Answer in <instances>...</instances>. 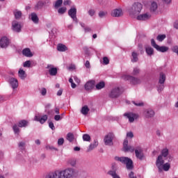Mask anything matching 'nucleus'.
<instances>
[{"label":"nucleus","instance_id":"obj_36","mask_svg":"<svg viewBox=\"0 0 178 178\" xmlns=\"http://www.w3.org/2000/svg\"><path fill=\"white\" fill-rule=\"evenodd\" d=\"M168 155H169V150L168 149H163L161 151V154L159 155V156H162V158L163 159V158H166V156H168Z\"/></svg>","mask_w":178,"mask_h":178},{"label":"nucleus","instance_id":"obj_55","mask_svg":"<svg viewBox=\"0 0 178 178\" xmlns=\"http://www.w3.org/2000/svg\"><path fill=\"white\" fill-rule=\"evenodd\" d=\"M49 127L51 129V130H55V125H54V122H49Z\"/></svg>","mask_w":178,"mask_h":178},{"label":"nucleus","instance_id":"obj_3","mask_svg":"<svg viewBox=\"0 0 178 178\" xmlns=\"http://www.w3.org/2000/svg\"><path fill=\"white\" fill-rule=\"evenodd\" d=\"M143 9V4L141 3H134L131 7L128 9V13L131 17H134L137 16Z\"/></svg>","mask_w":178,"mask_h":178},{"label":"nucleus","instance_id":"obj_26","mask_svg":"<svg viewBox=\"0 0 178 178\" xmlns=\"http://www.w3.org/2000/svg\"><path fill=\"white\" fill-rule=\"evenodd\" d=\"M18 76L22 80H24V79L27 77V74H26V72L22 69H19L18 71Z\"/></svg>","mask_w":178,"mask_h":178},{"label":"nucleus","instance_id":"obj_56","mask_svg":"<svg viewBox=\"0 0 178 178\" xmlns=\"http://www.w3.org/2000/svg\"><path fill=\"white\" fill-rule=\"evenodd\" d=\"M127 137L129 138H133L134 137V134H133V132L130 131L127 134Z\"/></svg>","mask_w":178,"mask_h":178},{"label":"nucleus","instance_id":"obj_32","mask_svg":"<svg viewBox=\"0 0 178 178\" xmlns=\"http://www.w3.org/2000/svg\"><path fill=\"white\" fill-rule=\"evenodd\" d=\"M156 9H158V3L155 1H152L150 6V11L156 12Z\"/></svg>","mask_w":178,"mask_h":178},{"label":"nucleus","instance_id":"obj_39","mask_svg":"<svg viewBox=\"0 0 178 178\" xmlns=\"http://www.w3.org/2000/svg\"><path fill=\"white\" fill-rule=\"evenodd\" d=\"M165 38H166V35H165V34L159 35L156 37V40H157V41H159V42H162V41H163V40H165Z\"/></svg>","mask_w":178,"mask_h":178},{"label":"nucleus","instance_id":"obj_13","mask_svg":"<svg viewBox=\"0 0 178 178\" xmlns=\"http://www.w3.org/2000/svg\"><path fill=\"white\" fill-rule=\"evenodd\" d=\"M143 115L147 119H149V118H154V116H155V111H154V110H152L151 108H147V109L145 110Z\"/></svg>","mask_w":178,"mask_h":178},{"label":"nucleus","instance_id":"obj_24","mask_svg":"<svg viewBox=\"0 0 178 178\" xmlns=\"http://www.w3.org/2000/svg\"><path fill=\"white\" fill-rule=\"evenodd\" d=\"M13 15L16 20H20V19H22V16L23 15V14L22 13V11L19 10H15L13 11Z\"/></svg>","mask_w":178,"mask_h":178},{"label":"nucleus","instance_id":"obj_15","mask_svg":"<svg viewBox=\"0 0 178 178\" xmlns=\"http://www.w3.org/2000/svg\"><path fill=\"white\" fill-rule=\"evenodd\" d=\"M9 44V39H8L6 37L4 36L0 39L1 48H8Z\"/></svg>","mask_w":178,"mask_h":178},{"label":"nucleus","instance_id":"obj_9","mask_svg":"<svg viewBox=\"0 0 178 178\" xmlns=\"http://www.w3.org/2000/svg\"><path fill=\"white\" fill-rule=\"evenodd\" d=\"M123 150L124 152H134L136 149L134 148V146L129 145V140L124 139L123 143Z\"/></svg>","mask_w":178,"mask_h":178},{"label":"nucleus","instance_id":"obj_41","mask_svg":"<svg viewBox=\"0 0 178 178\" xmlns=\"http://www.w3.org/2000/svg\"><path fill=\"white\" fill-rule=\"evenodd\" d=\"M108 175H110V176H112L113 178H120L119 175H116V172L115 171H112V170L109 171Z\"/></svg>","mask_w":178,"mask_h":178},{"label":"nucleus","instance_id":"obj_58","mask_svg":"<svg viewBox=\"0 0 178 178\" xmlns=\"http://www.w3.org/2000/svg\"><path fill=\"white\" fill-rule=\"evenodd\" d=\"M106 15V12L100 11L99 13V17H105Z\"/></svg>","mask_w":178,"mask_h":178},{"label":"nucleus","instance_id":"obj_40","mask_svg":"<svg viewBox=\"0 0 178 178\" xmlns=\"http://www.w3.org/2000/svg\"><path fill=\"white\" fill-rule=\"evenodd\" d=\"M140 68H138L137 67H134V70H133V72H132V74L134 76H137V75L140 74Z\"/></svg>","mask_w":178,"mask_h":178},{"label":"nucleus","instance_id":"obj_42","mask_svg":"<svg viewBox=\"0 0 178 178\" xmlns=\"http://www.w3.org/2000/svg\"><path fill=\"white\" fill-rule=\"evenodd\" d=\"M63 3V0H57L55 3L54 8H58Z\"/></svg>","mask_w":178,"mask_h":178},{"label":"nucleus","instance_id":"obj_18","mask_svg":"<svg viewBox=\"0 0 178 178\" xmlns=\"http://www.w3.org/2000/svg\"><path fill=\"white\" fill-rule=\"evenodd\" d=\"M35 120L36 122H40V123H41V124H44V123H45L47 122V120H48V115H44L42 117H40V116H35Z\"/></svg>","mask_w":178,"mask_h":178},{"label":"nucleus","instance_id":"obj_23","mask_svg":"<svg viewBox=\"0 0 178 178\" xmlns=\"http://www.w3.org/2000/svg\"><path fill=\"white\" fill-rule=\"evenodd\" d=\"M131 60L132 63H136V62H138V53L133 51L131 53Z\"/></svg>","mask_w":178,"mask_h":178},{"label":"nucleus","instance_id":"obj_8","mask_svg":"<svg viewBox=\"0 0 178 178\" xmlns=\"http://www.w3.org/2000/svg\"><path fill=\"white\" fill-rule=\"evenodd\" d=\"M122 95V91L119 87L113 88L108 93L109 98H118Z\"/></svg>","mask_w":178,"mask_h":178},{"label":"nucleus","instance_id":"obj_35","mask_svg":"<svg viewBox=\"0 0 178 178\" xmlns=\"http://www.w3.org/2000/svg\"><path fill=\"white\" fill-rule=\"evenodd\" d=\"M104 87H105V82L104 81H101L97 84H96L95 86L96 90H102V88H104Z\"/></svg>","mask_w":178,"mask_h":178},{"label":"nucleus","instance_id":"obj_57","mask_svg":"<svg viewBox=\"0 0 178 178\" xmlns=\"http://www.w3.org/2000/svg\"><path fill=\"white\" fill-rule=\"evenodd\" d=\"M85 66L86 69H90L91 67V65L90 64V61L86 60L85 63Z\"/></svg>","mask_w":178,"mask_h":178},{"label":"nucleus","instance_id":"obj_19","mask_svg":"<svg viewBox=\"0 0 178 178\" xmlns=\"http://www.w3.org/2000/svg\"><path fill=\"white\" fill-rule=\"evenodd\" d=\"M149 17H151V15H149V13H145V14H141L138 15L137 19L144 21V20H148Z\"/></svg>","mask_w":178,"mask_h":178},{"label":"nucleus","instance_id":"obj_25","mask_svg":"<svg viewBox=\"0 0 178 178\" xmlns=\"http://www.w3.org/2000/svg\"><path fill=\"white\" fill-rule=\"evenodd\" d=\"M57 51H59V52H65L67 51V47L63 44H58L57 45Z\"/></svg>","mask_w":178,"mask_h":178},{"label":"nucleus","instance_id":"obj_31","mask_svg":"<svg viewBox=\"0 0 178 178\" xmlns=\"http://www.w3.org/2000/svg\"><path fill=\"white\" fill-rule=\"evenodd\" d=\"M50 76H56L58 74V69L56 67H51L49 70Z\"/></svg>","mask_w":178,"mask_h":178},{"label":"nucleus","instance_id":"obj_10","mask_svg":"<svg viewBox=\"0 0 178 178\" xmlns=\"http://www.w3.org/2000/svg\"><path fill=\"white\" fill-rule=\"evenodd\" d=\"M115 137V135L112 133L108 134L104 137V143L105 145H113V138Z\"/></svg>","mask_w":178,"mask_h":178},{"label":"nucleus","instance_id":"obj_60","mask_svg":"<svg viewBox=\"0 0 178 178\" xmlns=\"http://www.w3.org/2000/svg\"><path fill=\"white\" fill-rule=\"evenodd\" d=\"M173 52L178 55V46H175L172 49Z\"/></svg>","mask_w":178,"mask_h":178},{"label":"nucleus","instance_id":"obj_16","mask_svg":"<svg viewBox=\"0 0 178 178\" xmlns=\"http://www.w3.org/2000/svg\"><path fill=\"white\" fill-rule=\"evenodd\" d=\"M111 16L113 17H120V16H123V10H122V8L114 9L111 12Z\"/></svg>","mask_w":178,"mask_h":178},{"label":"nucleus","instance_id":"obj_4","mask_svg":"<svg viewBox=\"0 0 178 178\" xmlns=\"http://www.w3.org/2000/svg\"><path fill=\"white\" fill-rule=\"evenodd\" d=\"M115 159L118 161V162H121V163H123V165H126V168L128 170H132L134 166H133V161L129 157H119L115 156Z\"/></svg>","mask_w":178,"mask_h":178},{"label":"nucleus","instance_id":"obj_6","mask_svg":"<svg viewBox=\"0 0 178 178\" xmlns=\"http://www.w3.org/2000/svg\"><path fill=\"white\" fill-rule=\"evenodd\" d=\"M151 45L152 47H153V48H155V49H156V51H158L159 52H168L169 51V47H166V46H159L156 44V42H155V40L152 39L151 40Z\"/></svg>","mask_w":178,"mask_h":178},{"label":"nucleus","instance_id":"obj_29","mask_svg":"<svg viewBox=\"0 0 178 178\" xmlns=\"http://www.w3.org/2000/svg\"><path fill=\"white\" fill-rule=\"evenodd\" d=\"M97 147H98V140H95L93 143L89 145L88 152H90V151H92V149H94V148H97Z\"/></svg>","mask_w":178,"mask_h":178},{"label":"nucleus","instance_id":"obj_46","mask_svg":"<svg viewBox=\"0 0 178 178\" xmlns=\"http://www.w3.org/2000/svg\"><path fill=\"white\" fill-rule=\"evenodd\" d=\"M31 67V61L26 60L24 63V67Z\"/></svg>","mask_w":178,"mask_h":178},{"label":"nucleus","instance_id":"obj_7","mask_svg":"<svg viewBox=\"0 0 178 178\" xmlns=\"http://www.w3.org/2000/svg\"><path fill=\"white\" fill-rule=\"evenodd\" d=\"M68 15L72 19L73 22L79 23V19H77V8H76V7L71 8L68 10Z\"/></svg>","mask_w":178,"mask_h":178},{"label":"nucleus","instance_id":"obj_64","mask_svg":"<svg viewBox=\"0 0 178 178\" xmlns=\"http://www.w3.org/2000/svg\"><path fill=\"white\" fill-rule=\"evenodd\" d=\"M174 27L175 29H177V30H178V21H175V22L174 23Z\"/></svg>","mask_w":178,"mask_h":178},{"label":"nucleus","instance_id":"obj_43","mask_svg":"<svg viewBox=\"0 0 178 178\" xmlns=\"http://www.w3.org/2000/svg\"><path fill=\"white\" fill-rule=\"evenodd\" d=\"M13 130L15 134H19V133H20V129H19V127L16 124L13 127Z\"/></svg>","mask_w":178,"mask_h":178},{"label":"nucleus","instance_id":"obj_12","mask_svg":"<svg viewBox=\"0 0 178 178\" xmlns=\"http://www.w3.org/2000/svg\"><path fill=\"white\" fill-rule=\"evenodd\" d=\"M11 29L15 33H20L22 31V24L16 20L13 21Z\"/></svg>","mask_w":178,"mask_h":178},{"label":"nucleus","instance_id":"obj_33","mask_svg":"<svg viewBox=\"0 0 178 178\" xmlns=\"http://www.w3.org/2000/svg\"><path fill=\"white\" fill-rule=\"evenodd\" d=\"M88 112H90V108H88V106H84L82 107L81 110V113H82V115H88Z\"/></svg>","mask_w":178,"mask_h":178},{"label":"nucleus","instance_id":"obj_20","mask_svg":"<svg viewBox=\"0 0 178 178\" xmlns=\"http://www.w3.org/2000/svg\"><path fill=\"white\" fill-rule=\"evenodd\" d=\"M29 17H31V19L32 22L35 23V24H38V22H40V19L38 18V16L35 13H32Z\"/></svg>","mask_w":178,"mask_h":178},{"label":"nucleus","instance_id":"obj_48","mask_svg":"<svg viewBox=\"0 0 178 178\" xmlns=\"http://www.w3.org/2000/svg\"><path fill=\"white\" fill-rule=\"evenodd\" d=\"M103 63L104 65H109V58H108V57H104Z\"/></svg>","mask_w":178,"mask_h":178},{"label":"nucleus","instance_id":"obj_21","mask_svg":"<svg viewBox=\"0 0 178 178\" xmlns=\"http://www.w3.org/2000/svg\"><path fill=\"white\" fill-rule=\"evenodd\" d=\"M10 84L12 88H13V89L17 88V87L19 86V82L17 81V79H16L15 78H11L10 79Z\"/></svg>","mask_w":178,"mask_h":178},{"label":"nucleus","instance_id":"obj_28","mask_svg":"<svg viewBox=\"0 0 178 178\" xmlns=\"http://www.w3.org/2000/svg\"><path fill=\"white\" fill-rule=\"evenodd\" d=\"M145 52L148 56H152L154 55V48L147 46L145 47Z\"/></svg>","mask_w":178,"mask_h":178},{"label":"nucleus","instance_id":"obj_37","mask_svg":"<svg viewBox=\"0 0 178 178\" xmlns=\"http://www.w3.org/2000/svg\"><path fill=\"white\" fill-rule=\"evenodd\" d=\"M76 161L75 159H70L67 161V164L70 165V166L74 167L76 166Z\"/></svg>","mask_w":178,"mask_h":178},{"label":"nucleus","instance_id":"obj_52","mask_svg":"<svg viewBox=\"0 0 178 178\" xmlns=\"http://www.w3.org/2000/svg\"><path fill=\"white\" fill-rule=\"evenodd\" d=\"M40 94L42 95H47V89L45 88H42L41 90H40Z\"/></svg>","mask_w":178,"mask_h":178},{"label":"nucleus","instance_id":"obj_34","mask_svg":"<svg viewBox=\"0 0 178 178\" xmlns=\"http://www.w3.org/2000/svg\"><path fill=\"white\" fill-rule=\"evenodd\" d=\"M43 7L44 4L42 3V1H40L35 4V10H39V9H42Z\"/></svg>","mask_w":178,"mask_h":178},{"label":"nucleus","instance_id":"obj_38","mask_svg":"<svg viewBox=\"0 0 178 178\" xmlns=\"http://www.w3.org/2000/svg\"><path fill=\"white\" fill-rule=\"evenodd\" d=\"M67 140L70 141V143H72V141L74 140V135L72 133H68L67 135Z\"/></svg>","mask_w":178,"mask_h":178},{"label":"nucleus","instance_id":"obj_14","mask_svg":"<svg viewBox=\"0 0 178 178\" xmlns=\"http://www.w3.org/2000/svg\"><path fill=\"white\" fill-rule=\"evenodd\" d=\"M124 116H125V118H127V119H129V122L130 123H133V122H134V120L138 118V115L131 113H125L124 114Z\"/></svg>","mask_w":178,"mask_h":178},{"label":"nucleus","instance_id":"obj_30","mask_svg":"<svg viewBox=\"0 0 178 178\" xmlns=\"http://www.w3.org/2000/svg\"><path fill=\"white\" fill-rule=\"evenodd\" d=\"M29 126V121L26 120H22L19 122L18 127H27Z\"/></svg>","mask_w":178,"mask_h":178},{"label":"nucleus","instance_id":"obj_2","mask_svg":"<svg viewBox=\"0 0 178 178\" xmlns=\"http://www.w3.org/2000/svg\"><path fill=\"white\" fill-rule=\"evenodd\" d=\"M156 166L158 168L159 172H162V169L165 172H168L170 169V164L169 163H165V160L162 158V156H159L156 161Z\"/></svg>","mask_w":178,"mask_h":178},{"label":"nucleus","instance_id":"obj_61","mask_svg":"<svg viewBox=\"0 0 178 178\" xmlns=\"http://www.w3.org/2000/svg\"><path fill=\"white\" fill-rule=\"evenodd\" d=\"M42 3H43V7L44 6H49V1H48V0L42 1Z\"/></svg>","mask_w":178,"mask_h":178},{"label":"nucleus","instance_id":"obj_50","mask_svg":"<svg viewBox=\"0 0 178 178\" xmlns=\"http://www.w3.org/2000/svg\"><path fill=\"white\" fill-rule=\"evenodd\" d=\"M63 143H65V139H63V138L58 140V145H63Z\"/></svg>","mask_w":178,"mask_h":178},{"label":"nucleus","instance_id":"obj_44","mask_svg":"<svg viewBox=\"0 0 178 178\" xmlns=\"http://www.w3.org/2000/svg\"><path fill=\"white\" fill-rule=\"evenodd\" d=\"M67 10V8H66V7H61L58 9V13L60 15H63V13H66V10Z\"/></svg>","mask_w":178,"mask_h":178},{"label":"nucleus","instance_id":"obj_54","mask_svg":"<svg viewBox=\"0 0 178 178\" xmlns=\"http://www.w3.org/2000/svg\"><path fill=\"white\" fill-rule=\"evenodd\" d=\"M63 4L65 6L68 5L69 6H70V5H72V1L70 0H65L63 2Z\"/></svg>","mask_w":178,"mask_h":178},{"label":"nucleus","instance_id":"obj_62","mask_svg":"<svg viewBox=\"0 0 178 178\" xmlns=\"http://www.w3.org/2000/svg\"><path fill=\"white\" fill-rule=\"evenodd\" d=\"M129 178H137V177L134 176V172H131L129 174Z\"/></svg>","mask_w":178,"mask_h":178},{"label":"nucleus","instance_id":"obj_27","mask_svg":"<svg viewBox=\"0 0 178 178\" xmlns=\"http://www.w3.org/2000/svg\"><path fill=\"white\" fill-rule=\"evenodd\" d=\"M165 81H166V75H165V74L163 72H161L159 79V84H164Z\"/></svg>","mask_w":178,"mask_h":178},{"label":"nucleus","instance_id":"obj_59","mask_svg":"<svg viewBox=\"0 0 178 178\" xmlns=\"http://www.w3.org/2000/svg\"><path fill=\"white\" fill-rule=\"evenodd\" d=\"M88 15H90V16H94V15H95V10L92 9L89 10Z\"/></svg>","mask_w":178,"mask_h":178},{"label":"nucleus","instance_id":"obj_5","mask_svg":"<svg viewBox=\"0 0 178 178\" xmlns=\"http://www.w3.org/2000/svg\"><path fill=\"white\" fill-rule=\"evenodd\" d=\"M122 79L125 81H129L130 84H133L134 86L141 83V80L140 79L133 76L124 75L122 76Z\"/></svg>","mask_w":178,"mask_h":178},{"label":"nucleus","instance_id":"obj_51","mask_svg":"<svg viewBox=\"0 0 178 178\" xmlns=\"http://www.w3.org/2000/svg\"><path fill=\"white\" fill-rule=\"evenodd\" d=\"M163 88H165V86L163 84H160L158 86V91H159V92H161V91H163Z\"/></svg>","mask_w":178,"mask_h":178},{"label":"nucleus","instance_id":"obj_49","mask_svg":"<svg viewBox=\"0 0 178 178\" xmlns=\"http://www.w3.org/2000/svg\"><path fill=\"white\" fill-rule=\"evenodd\" d=\"M132 104H134V105H136V106H144V103L143 102H132Z\"/></svg>","mask_w":178,"mask_h":178},{"label":"nucleus","instance_id":"obj_17","mask_svg":"<svg viewBox=\"0 0 178 178\" xmlns=\"http://www.w3.org/2000/svg\"><path fill=\"white\" fill-rule=\"evenodd\" d=\"M95 87V81H88L85 84V90H86V91H90L92 90V88H94Z\"/></svg>","mask_w":178,"mask_h":178},{"label":"nucleus","instance_id":"obj_22","mask_svg":"<svg viewBox=\"0 0 178 178\" xmlns=\"http://www.w3.org/2000/svg\"><path fill=\"white\" fill-rule=\"evenodd\" d=\"M22 54L24 56H26V58H31L33 56V53H31V50L29 48L24 49L22 50Z\"/></svg>","mask_w":178,"mask_h":178},{"label":"nucleus","instance_id":"obj_47","mask_svg":"<svg viewBox=\"0 0 178 178\" xmlns=\"http://www.w3.org/2000/svg\"><path fill=\"white\" fill-rule=\"evenodd\" d=\"M54 120H56V122H59V120H62V116H60V115L57 114L54 116Z\"/></svg>","mask_w":178,"mask_h":178},{"label":"nucleus","instance_id":"obj_45","mask_svg":"<svg viewBox=\"0 0 178 178\" xmlns=\"http://www.w3.org/2000/svg\"><path fill=\"white\" fill-rule=\"evenodd\" d=\"M83 141H90V140H91V137L88 134H83Z\"/></svg>","mask_w":178,"mask_h":178},{"label":"nucleus","instance_id":"obj_63","mask_svg":"<svg viewBox=\"0 0 178 178\" xmlns=\"http://www.w3.org/2000/svg\"><path fill=\"white\" fill-rule=\"evenodd\" d=\"M85 33H90L91 31V28L84 27Z\"/></svg>","mask_w":178,"mask_h":178},{"label":"nucleus","instance_id":"obj_1","mask_svg":"<svg viewBox=\"0 0 178 178\" xmlns=\"http://www.w3.org/2000/svg\"><path fill=\"white\" fill-rule=\"evenodd\" d=\"M79 176V171L73 168L49 172L45 178H73Z\"/></svg>","mask_w":178,"mask_h":178},{"label":"nucleus","instance_id":"obj_53","mask_svg":"<svg viewBox=\"0 0 178 178\" xmlns=\"http://www.w3.org/2000/svg\"><path fill=\"white\" fill-rule=\"evenodd\" d=\"M68 70H76V65L72 64L67 67Z\"/></svg>","mask_w":178,"mask_h":178},{"label":"nucleus","instance_id":"obj_11","mask_svg":"<svg viewBox=\"0 0 178 178\" xmlns=\"http://www.w3.org/2000/svg\"><path fill=\"white\" fill-rule=\"evenodd\" d=\"M135 155L138 159H140V161H143V159H144V152L142 147H136L135 149Z\"/></svg>","mask_w":178,"mask_h":178}]
</instances>
